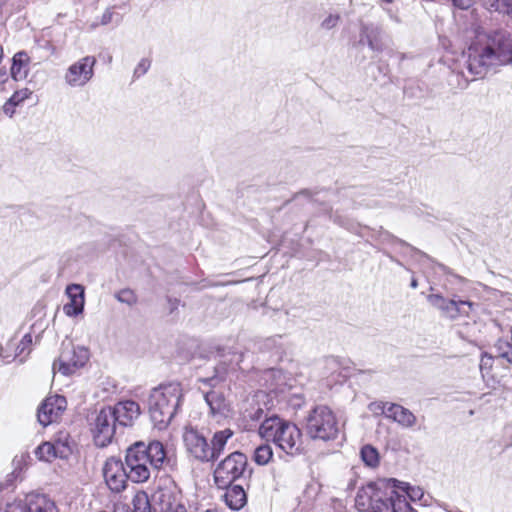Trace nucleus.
I'll list each match as a JSON object with an SVG mask.
<instances>
[{"mask_svg": "<svg viewBox=\"0 0 512 512\" xmlns=\"http://www.w3.org/2000/svg\"><path fill=\"white\" fill-rule=\"evenodd\" d=\"M511 63L512 39L503 30L479 34L468 49L467 68L475 77Z\"/></svg>", "mask_w": 512, "mask_h": 512, "instance_id": "nucleus-1", "label": "nucleus"}, {"mask_svg": "<svg viewBox=\"0 0 512 512\" xmlns=\"http://www.w3.org/2000/svg\"><path fill=\"white\" fill-rule=\"evenodd\" d=\"M125 465L129 479L134 483H143L150 478L151 469L173 467L175 459L169 455L162 442L151 441L145 444L139 441L126 450Z\"/></svg>", "mask_w": 512, "mask_h": 512, "instance_id": "nucleus-2", "label": "nucleus"}, {"mask_svg": "<svg viewBox=\"0 0 512 512\" xmlns=\"http://www.w3.org/2000/svg\"><path fill=\"white\" fill-rule=\"evenodd\" d=\"M355 507L360 512H413L406 497L385 480L361 487L355 497Z\"/></svg>", "mask_w": 512, "mask_h": 512, "instance_id": "nucleus-3", "label": "nucleus"}, {"mask_svg": "<svg viewBox=\"0 0 512 512\" xmlns=\"http://www.w3.org/2000/svg\"><path fill=\"white\" fill-rule=\"evenodd\" d=\"M183 398L179 383L162 384L151 390L148 410L154 426L158 430L166 429L176 415Z\"/></svg>", "mask_w": 512, "mask_h": 512, "instance_id": "nucleus-4", "label": "nucleus"}, {"mask_svg": "<svg viewBox=\"0 0 512 512\" xmlns=\"http://www.w3.org/2000/svg\"><path fill=\"white\" fill-rule=\"evenodd\" d=\"M258 434L266 441H272L283 452L290 456L302 452V433L293 423L273 415L266 418L258 429Z\"/></svg>", "mask_w": 512, "mask_h": 512, "instance_id": "nucleus-5", "label": "nucleus"}, {"mask_svg": "<svg viewBox=\"0 0 512 512\" xmlns=\"http://www.w3.org/2000/svg\"><path fill=\"white\" fill-rule=\"evenodd\" d=\"M306 433L313 440L333 441L341 432L336 414L327 406L313 408L306 418Z\"/></svg>", "mask_w": 512, "mask_h": 512, "instance_id": "nucleus-6", "label": "nucleus"}, {"mask_svg": "<svg viewBox=\"0 0 512 512\" xmlns=\"http://www.w3.org/2000/svg\"><path fill=\"white\" fill-rule=\"evenodd\" d=\"M248 459L245 454L235 451L220 461L213 473L214 482L218 488L227 487L235 481L250 476Z\"/></svg>", "mask_w": 512, "mask_h": 512, "instance_id": "nucleus-7", "label": "nucleus"}, {"mask_svg": "<svg viewBox=\"0 0 512 512\" xmlns=\"http://www.w3.org/2000/svg\"><path fill=\"white\" fill-rule=\"evenodd\" d=\"M89 359V352L84 347H74L71 344L63 346L58 359L53 363V372H60L65 376L74 374L83 367Z\"/></svg>", "mask_w": 512, "mask_h": 512, "instance_id": "nucleus-8", "label": "nucleus"}, {"mask_svg": "<svg viewBox=\"0 0 512 512\" xmlns=\"http://www.w3.org/2000/svg\"><path fill=\"white\" fill-rule=\"evenodd\" d=\"M427 301L445 318L455 320L460 317H468L474 310L476 304L461 299H446L440 294H430L427 296Z\"/></svg>", "mask_w": 512, "mask_h": 512, "instance_id": "nucleus-9", "label": "nucleus"}, {"mask_svg": "<svg viewBox=\"0 0 512 512\" xmlns=\"http://www.w3.org/2000/svg\"><path fill=\"white\" fill-rule=\"evenodd\" d=\"M114 412L111 406L102 408L92 422V433L94 442L99 447H105L111 443L117 425Z\"/></svg>", "mask_w": 512, "mask_h": 512, "instance_id": "nucleus-10", "label": "nucleus"}, {"mask_svg": "<svg viewBox=\"0 0 512 512\" xmlns=\"http://www.w3.org/2000/svg\"><path fill=\"white\" fill-rule=\"evenodd\" d=\"M153 512H170L181 503V492L174 481L167 479L149 497Z\"/></svg>", "mask_w": 512, "mask_h": 512, "instance_id": "nucleus-11", "label": "nucleus"}, {"mask_svg": "<svg viewBox=\"0 0 512 512\" xmlns=\"http://www.w3.org/2000/svg\"><path fill=\"white\" fill-rule=\"evenodd\" d=\"M5 512H58L55 503L42 494L30 493L8 502Z\"/></svg>", "mask_w": 512, "mask_h": 512, "instance_id": "nucleus-12", "label": "nucleus"}, {"mask_svg": "<svg viewBox=\"0 0 512 512\" xmlns=\"http://www.w3.org/2000/svg\"><path fill=\"white\" fill-rule=\"evenodd\" d=\"M182 438L185 449L192 458L201 463L211 462L210 443L197 428L185 427Z\"/></svg>", "mask_w": 512, "mask_h": 512, "instance_id": "nucleus-13", "label": "nucleus"}, {"mask_svg": "<svg viewBox=\"0 0 512 512\" xmlns=\"http://www.w3.org/2000/svg\"><path fill=\"white\" fill-rule=\"evenodd\" d=\"M96 59L93 56H85L70 65L65 73V82L71 87H83L94 75Z\"/></svg>", "mask_w": 512, "mask_h": 512, "instance_id": "nucleus-14", "label": "nucleus"}, {"mask_svg": "<svg viewBox=\"0 0 512 512\" xmlns=\"http://www.w3.org/2000/svg\"><path fill=\"white\" fill-rule=\"evenodd\" d=\"M128 469L120 459L111 457L107 459L103 467V476L109 489L113 492H121L126 487Z\"/></svg>", "mask_w": 512, "mask_h": 512, "instance_id": "nucleus-15", "label": "nucleus"}, {"mask_svg": "<svg viewBox=\"0 0 512 512\" xmlns=\"http://www.w3.org/2000/svg\"><path fill=\"white\" fill-rule=\"evenodd\" d=\"M372 405L380 410L386 418L396 422L402 428L413 429L417 424V417L409 409L400 404L377 402Z\"/></svg>", "mask_w": 512, "mask_h": 512, "instance_id": "nucleus-16", "label": "nucleus"}, {"mask_svg": "<svg viewBox=\"0 0 512 512\" xmlns=\"http://www.w3.org/2000/svg\"><path fill=\"white\" fill-rule=\"evenodd\" d=\"M66 399L60 395L47 397L38 409L37 418L41 425L47 426L57 421L66 409Z\"/></svg>", "mask_w": 512, "mask_h": 512, "instance_id": "nucleus-17", "label": "nucleus"}, {"mask_svg": "<svg viewBox=\"0 0 512 512\" xmlns=\"http://www.w3.org/2000/svg\"><path fill=\"white\" fill-rule=\"evenodd\" d=\"M111 410L121 426H131L141 414L139 404L132 400L120 401Z\"/></svg>", "mask_w": 512, "mask_h": 512, "instance_id": "nucleus-18", "label": "nucleus"}, {"mask_svg": "<svg viewBox=\"0 0 512 512\" xmlns=\"http://www.w3.org/2000/svg\"><path fill=\"white\" fill-rule=\"evenodd\" d=\"M69 302L63 306L64 313L69 316H77L83 312L85 297L84 288L79 284H71L66 288Z\"/></svg>", "mask_w": 512, "mask_h": 512, "instance_id": "nucleus-19", "label": "nucleus"}, {"mask_svg": "<svg viewBox=\"0 0 512 512\" xmlns=\"http://www.w3.org/2000/svg\"><path fill=\"white\" fill-rule=\"evenodd\" d=\"M359 44H366L372 51H382L384 44L381 28L374 24H363L360 29Z\"/></svg>", "mask_w": 512, "mask_h": 512, "instance_id": "nucleus-20", "label": "nucleus"}, {"mask_svg": "<svg viewBox=\"0 0 512 512\" xmlns=\"http://www.w3.org/2000/svg\"><path fill=\"white\" fill-rule=\"evenodd\" d=\"M31 58L25 51H19L12 58L10 75L15 81L25 80L29 74Z\"/></svg>", "mask_w": 512, "mask_h": 512, "instance_id": "nucleus-21", "label": "nucleus"}, {"mask_svg": "<svg viewBox=\"0 0 512 512\" xmlns=\"http://www.w3.org/2000/svg\"><path fill=\"white\" fill-rule=\"evenodd\" d=\"M222 489L226 490L222 497L230 509L239 510L247 503V495L241 485L230 484Z\"/></svg>", "mask_w": 512, "mask_h": 512, "instance_id": "nucleus-22", "label": "nucleus"}, {"mask_svg": "<svg viewBox=\"0 0 512 512\" xmlns=\"http://www.w3.org/2000/svg\"><path fill=\"white\" fill-rule=\"evenodd\" d=\"M234 435L233 430L226 428L224 430L216 431L210 442V456L211 462L217 460L224 452L228 440Z\"/></svg>", "mask_w": 512, "mask_h": 512, "instance_id": "nucleus-23", "label": "nucleus"}, {"mask_svg": "<svg viewBox=\"0 0 512 512\" xmlns=\"http://www.w3.org/2000/svg\"><path fill=\"white\" fill-rule=\"evenodd\" d=\"M205 401L210 408V414L213 416H225L228 411L227 403L222 394L216 391H210L205 394Z\"/></svg>", "mask_w": 512, "mask_h": 512, "instance_id": "nucleus-24", "label": "nucleus"}, {"mask_svg": "<svg viewBox=\"0 0 512 512\" xmlns=\"http://www.w3.org/2000/svg\"><path fill=\"white\" fill-rule=\"evenodd\" d=\"M50 442L55 446L60 459H66L71 455L72 442L67 432H59Z\"/></svg>", "mask_w": 512, "mask_h": 512, "instance_id": "nucleus-25", "label": "nucleus"}, {"mask_svg": "<svg viewBox=\"0 0 512 512\" xmlns=\"http://www.w3.org/2000/svg\"><path fill=\"white\" fill-rule=\"evenodd\" d=\"M38 460L44 462H52L54 459L59 458L55 446L50 441L43 442L34 451Z\"/></svg>", "mask_w": 512, "mask_h": 512, "instance_id": "nucleus-26", "label": "nucleus"}, {"mask_svg": "<svg viewBox=\"0 0 512 512\" xmlns=\"http://www.w3.org/2000/svg\"><path fill=\"white\" fill-rule=\"evenodd\" d=\"M273 457V451L269 444L259 445L255 451L253 459L258 465H266Z\"/></svg>", "mask_w": 512, "mask_h": 512, "instance_id": "nucleus-27", "label": "nucleus"}, {"mask_svg": "<svg viewBox=\"0 0 512 512\" xmlns=\"http://www.w3.org/2000/svg\"><path fill=\"white\" fill-rule=\"evenodd\" d=\"M361 458L364 463L369 467H376L379 464L378 451L371 445H365L361 449Z\"/></svg>", "mask_w": 512, "mask_h": 512, "instance_id": "nucleus-28", "label": "nucleus"}, {"mask_svg": "<svg viewBox=\"0 0 512 512\" xmlns=\"http://www.w3.org/2000/svg\"><path fill=\"white\" fill-rule=\"evenodd\" d=\"M115 298L128 306H133L137 303L138 298L133 290L125 288L115 293Z\"/></svg>", "mask_w": 512, "mask_h": 512, "instance_id": "nucleus-29", "label": "nucleus"}, {"mask_svg": "<svg viewBox=\"0 0 512 512\" xmlns=\"http://www.w3.org/2000/svg\"><path fill=\"white\" fill-rule=\"evenodd\" d=\"M32 92L28 88H23L15 91L8 101L13 105H20L24 100L28 99Z\"/></svg>", "mask_w": 512, "mask_h": 512, "instance_id": "nucleus-30", "label": "nucleus"}, {"mask_svg": "<svg viewBox=\"0 0 512 512\" xmlns=\"http://www.w3.org/2000/svg\"><path fill=\"white\" fill-rule=\"evenodd\" d=\"M491 7L496 11H501L509 14L512 17V0H494Z\"/></svg>", "mask_w": 512, "mask_h": 512, "instance_id": "nucleus-31", "label": "nucleus"}, {"mask_svg": "<svg viewBox=\"0 0 512 512\" xmlns=\"http://www.w3.org/2000/svg\"><path fill=\"white\" fill-rule=\"evenodd\" d=\"M32 344V336L30 334L24 335L19 345L17 346V356L22 355L26 350L27 353L30 351V345Z\"/></svg>", "mask_w": 512, "mask_h": 512, "instance_id": "nucleus-32", "label": "nucleus"}, {"mask_svg": "<svg viewBox=\"0 0 512 512\" xmlns=\"http://www.w3.org/2000/svg\"><path fill=\"white\" fill-rule=\"evenodd\" d=\"M339 20V14H330L321 22V27L325 30H330L337 26Z\"/></svg>", "mask_w": 512, "mask_h": 512, "instance_id": "nucleus-33", "label": "nucleus"}, {"mask_svg": "<svg viewBox=\"0 0 512 512\" xmlns=\"http://www.w3.org/2000/svg\"><path fill=\"white\" fill-rule=\"evenodd\" d=\"M150 66H151L150 59H148V58L141 59L134 70V76L138 78V77L144 75L149 70Z\"/></svg>", "mask_w": 512, "mask_h": 512, "instance_id": "nucleus-34", "label": "nucleus"}, {"mask_svg": "<svg viewBox=\"0 0 512 512\" xmlns=\"http://www.w3.org/2000/svg\"><path fill=\"white\" fill-rule=\"evenodd\" d=\"M223 357L230 356L228 359L229 363L235 366H239L243 360V353L239 351H228L222 354Z\"/></svg>", "mask_w": 512, "mask_h": 512, "instance_id": "nucleus-35", "label": "nucleus"}, {"mask_svg": "<svg viewBox=\"0 0 512 512\" xmlns=\"http://www.w3.org/2000/svg\"><path fill=\"white\" fill-rule=\"evenodd\" d=\"M501 358L512 365V345H505V352L501 354Z\"/></svg>", "mask_w": 512, "mask_h": 512, "instance_id": "nucleus-36", "label": "nucleus"}, {"mask_svg": "<svg viewBox=\"0 0 512 512\" xmlns=\"http://www.w3.org/2000/svg\"><path fill=\"white\" fill-rule=\"evenodd\" d=\"M15 107L16 105H13L9 101H7L3 106V111L6 115L12 117L15 113Z\"/></svg>", "mask_w": 512, "mask_h": 512, "instance_id": "nucleus-37", "label": "nucleus"}, {"mask_svg": "<svg viewBox=\"0 0 512 512\" xmlns=\"http://www.w3.org/2000/svg\"><path fill=\"white\" fill-rule=\"evenodd\" d=\"M505 345H510L508 342L499 340L496 344L497 355L496 357L501 358V354L505 352Z\"/></svg>", "mask_w": 512, "mask_h": 512, "instance_id": "nucleus-38", "label": "nucleus"}, {"mask_svg": "<svg viewBox=\"0 0 512 512\" xmlns=\"http://www.w3.org/2000/svg\"><path fill=\"white\" fill-rule=\"evenodd\" d=\"M113 13L110 10H106L101 18V24L106 25L111 22Z\"/></svg>", "mask_w": 512, "mask_h": 512, "instance_id": "nucleus-39", "label": "nucleus"}, {"mask_svg": "<svg viewBox=\"0 0 512 512\" xmlns=\"http://www.w3.org/2000/svg\"><path fill=\"white\" fill-rule=\"evenodd\" d=\"M491 360L492 356L488 355L487 353H483L481 357L480 368L482 369L484 366L488 365Z\"/></svg>", "mask_w": 512, "mask_h": 512, "instance_id": "nucleus-40", "label": "nucleus"}, {"mask_svg": "<svg viewBox=\"0 0 512 512\" xmlns=\"http://www.w3.org/2000/svg\"><path fill=\"white\" fill-rule=\"evenodd\" d=\"M263 414V410L261 408H258L254 413H250L248 416L252 420H259Z\"/></svg>", "mask_w": 512, "mask_h": 512, "instance_id": "nucleus-41", "label": "nucleus"}, {"mask_svg": "<svg viewBox=\"0 0 512 512\" xmlns=\"http://www.w3.org/2000/svg\"><path fill=\"white\" fill-rule=\"evenodd\" d=\"M169 302L171 303V311H173L177 307V305H178V300L174 299L172 301L171 299H169Z\"/></svg>", "mask_w": 512, "mask_h": 512, "instance_id": "nucleus-42", "label": "nucleus"}, {"mask_svg": "<svg viewBox=\"0 0 512 512\" xmlns=\"http://www.w3.org/2000/svg\"><path fill=\"white\" fill-rule=\"evenodd\" d=\"M7 79V73L5 70H0V81H5Z\"/></svg>", "mask_w": 512, "mask_h": 512, "instance_id": "nucleus-43", "label": "nucleus"}, {"mask_svg": "<svg viewBox=\"0 0 512 512\" xmlns=\"http://www.w3.org/2000/svg\"><path fill=\"white\" fill-rule=\"evenodd\" d=\"M410 286H411L413 289H415V288H417V287H418V282H417V280H416L415 278H412L411 283H410Z\"/></svg>", "mask_w": 512, "mask_h": 512, "instance_id": "nucleus-44", "label": "nucleus"}, {"mask_svg": "<svg viewBox=\"0 0 512 512\" xmlns=\"http://www.w3.org/2000/svg\"><path fill=\"white\" fill-rule=\"evenodd\" d=\"M3 55H4L3 47L0 45V63L2 62Z\"/></svg>", "mask_w": 512, "mask_h": 512, "instance_id": "nucleus-45", "label": "nucleus"}, {"mask_svg": "<svg viewBox=\"0 0 512 512\" xmlns=\"http://www.w3.org/2000/svg\"><path fill=\"white\" fill-rule=\"evenodd\" d=\"M380 1H381V2H383V3H388V4H390V3L395 2L396 0H380Z\"/></svg>", "mask_w": 512, "mask_h": 512, "instance_id": "nucleus-46", "label": "nucleus"}, {"mask_svg": "<svg viewBox=\"0 0 512 512\" xmlns=\"http://www.w3.org/2000/svg\"><path fill=\"white\" fill-rule=\"evenodd\" d=\"M408 495H409L411 498H413V497H414V495H417V492H414V491H413V493H409V492H408Z\"/></svg>", "mask_w": 512, "mask_h": 512, "instance_id": "nucleus-47", "label": "nucleus"}]
</instances>
